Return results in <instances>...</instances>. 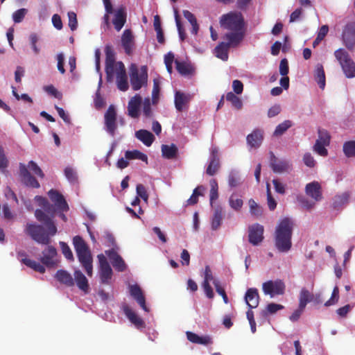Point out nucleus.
<instances>
[{
	"label": "nucleus",
	"instance_id": "obj_1",
	"mask_svg": "<svg viewBox=\"0 0 355 355\" xmlns=\"http://www.w3.org/2000/svg\"><path fill=\"white\" fill-rule=\"evenodd\" d=\"M36 219L46 227V230L42 225L35 223H27L24 230L25 233L38 243L48 245L51 242L50 236L57 233V227L51 219L42 209L35 211Z\"/></svg>",
	"mask_w": 355,
	"mask_h": 355
},
{
	"label": "nucleus",
	"instance_id": "obj_2",
	"mask_svg": "<svg viewBox=\"0 0 355 355\" xmlns=\"http://www.w3.org/2000/svg\"><path fill=\"white\" fill-rule=\"evenodd\" d=\"M220 23L223 28L231 31L224 35V39L231 40L234 43L241 42L245 36V22L241 13L230 12L223 15Z\"/></svg>",
	"mask_w": 355,
	"mask_h": 355
},
{
	"label": "nucleus",
	"instance_id": "obj_3",
	"mask_svg": "<svg viewBox=\"0 0 355 355\" xmlns=\"http://www.w3.org/2000/svg\"><path fill=\"white\" fill-rule=\"evenodd\" d=\"M294 225L293 220L288 217L277 223L274 232V243L279 252H288L291 249Z\"/></svg>",
	"mask_w": 355,
	"mask_h": 355
},
{
	"label": "nucleus",
	"instance_id": "obj_4",
	"mask_svg": "<svg viewBox=\"0 0 355 355\" xmlns=\"http://www.w3.org/2000/svg\"><path fill=\"white\" fill-rule=\"evenodd\" d=\"M73 244L76 252L78 261L85 268L87 275L91 277L93 272L92 257L88 245L80 236H76L73 237Z\"/></svg>",
	"mask_w": 355,
	"mask_h": 355
},
{
	"label": "nucleus",
	"instance_id": "obj_5",
	"mask_svg": "<svg viewBox=\"0 0 355 355\" xmlns=\"http://www.w3.org/2000/svg\"><path fill=\"white\" fill-rule=\"evenodd\" d=\"M28 168L39 178H44V174L40 167H39L35 162L30 161L27 166L22 163L19 164V174L21 178V182L27 187L39 188L40 187V183L36 178L30 173Z\"/></svg>",
	"mask_w": 355,
	"mask_h": 355
},
{
	"label": "nucleus",
	"instance_id": "obj_6",
	"mask_svg": "<svg viewBox=\"0 0 355 355\" xmlns=\"http://www.w3.org/2000/svg\"><path fill=\"white\" fill-rule=\"evenodd\" d=\"M334 55L339 62L347 78L355 77V62L349 53L343 49H339L334 52Z\"/></svg>",
	"mask_w": 355,
	"mask_h": 355
},
{
	"label": "nucleus",
	"instance_id": "obj_7",
	"mask_svg": "<svg viewBox=\"0 0 355 355\" xmlns=\"http://www.w3.org/2000/svg\"><path fill=\"white\" fill-rule=\"evenodd\" d=\"M130 69V84L134 91H137L147 85L148 72L146 66H142L139 71L136 65L132 64Z\"/></svg>",
	"mask_w": 355,
	"mask_h": 355
},
{
	"label": "nucleus",
	"instance_id": "obj_8",
	"mask_svg": "<svg viewBox=\"0 0 355 355\" xmlns=\"http://www.w3.org/2000/svg\"><path fill=\"white\" fill-rule=\"evenodd\" d=\"M105 74L106 80L108 83H112L114 78V69H116L117 62L115 61V53L110 46H106L105 48Z\"/></svg>",
	"mask_w": 355,
	"mask_h": 355
},
{
	"label": "nucleus",
	"instance_id": "obj_9",
	"mask_svg": "<svg viewBox=\"0 0 355 355\" xmlns=\"http://www.w3.org/2000/svg\"><path fill=\"white\" fill-rule=\"evenodd\" d=\"M104 125L107 132L114 137L117 129V114L113 105H110L105 112Z\"/></svg>",
	"mask_w": 355,
	"mask_h": 355
},
{
	"label": "nucleus",
	"instance_id": "obj_10",
	"mask_svg": "<svg viewBox=\"0 0 355 355\" xmlns=\"http://www.w3.org/2000/svg\"><path fill=\"white\" fill-rule=\"evenodd\" d=\"M286 286L281 279L275 281L269 280L264 282L262 285V289L266 295H269L271 297L275 295H283L285 292Z\"/></svg>",
	"mask_w": 355,
	"mask_h": 355
},
{
	"label": "nucleus",
	"instance_id": "obj_11",
	"mask_svg": "<svg viewBox=\"0 0 355 355\" xmlns=\"http://www.w3.org/2000/svg\"><path fill=\"white\" fill-rule=\"evenodd\" d=\"M114 76H116L117 88L122 92L127 91L129 88L128 76L125 65L121 61L117 62L116 69H114Z\"/></svg>",
	"mask_w": 355,
	"mask_h": 355
},
{
	"label": "nucleus",
	"instance_id": "obj_12",
	"mask_svg": "<svg viewBox=\"0 0 355 355\" xmlns=\"http://www.w3.org/2000/svg\"><path fill=\"white\" fill-rule=\"evenodd\" d=\"M98 259L100 266L99 275L101 282L103 284H109L113 275L112 268L103 254H98Z\"/></svg>",
	"mask_w": 355,
	"mask_h": 355
},
{
	"label": "nucleus",
	"instance_id": "obj_13",
	"mask_svg": "<svg viewBox=\"0 0 355 355\" xmlns=\"http://www.w3.org/2000/svg\"><path fill=\"white\" fill-rule=\"evenodd\" d=\"M48 196L51 200L54 203V207L57 211H68L69 205L62 193L55 189H51L48 192Z\"/></svg>",
	"mask_w": 355,
	"mask_h": 355
},
{
	"label": "nucleus",
	"instance_id": "obj_14",
	"mask_svg": "<svg viewBox=\"0 0 355 355\" xmlns=\"http://www.w3.org/2000/svg\"><path fill=\"white\" fill-rule=\"evenodd\" d=\"M270 167L275 173H283L289 171L291 165L287 160L280 159L277 158L272 152H270Z\"/></svg>",
	"mask_w": 355,
	"mask_h": 355
},
{
	"label": "nucleus",
	"instance_id": "obj_15",
	"mask_svg": "<svg viewBox=\"0 0 355 355\" xmlns=\"http://www.w3.org/2000/svg\"><path fill=\"white\" fill-rule=\"evenodd\" d=\"M249 242L253 245H257L263 240V226L256 223L249 227Z\"/></svg>",
	"mask_w": 355,
	"mask_h": 355
},
{
	"label": "nucleus",
	"instance_id": "obj_16",
	"mask_svg": "<svg viewBox=\"0 0 355 355\" xmlns=\"http://www.w3.org/2000/svg\"><path fill=\"white\" fill-rule=\"evenodd\" d=\"M114 17L112 23L114 29L119 32L125 25L127 19V12L125 7L121 6L114 11L113 10Z\"/></svg>",
	"mask_w": 355,
	"mask_h": 355
},
{
	"label": "nucleus",
	"instance_id": "obj_17",
	"mask_svg": "<svg viewBox=\"0 0 355 355\" xmlns=\"http://www.w3.org/2000/svg\"><path fill=\"white\" fill-rule=\"evenodd\" d=\"M343 40L349 50H352L355 45V23L347 24L343 31Z\"/></svg>",
	"mask_w": 355,
	"mask_h": 355
},
{
	"label": "nucleus",
	"instance_id": "obj_18",
	"mask_svg": "<svg viewBox=\"0 0 355 355\" xmlns=\"http://www.w3.org/2000/svg\"><path fill=\"white\" fill-rule=\"evenodd\" d=\"M227 42H221L214 49L215 55L223 61L228 60V52L230 47H236L240 43H234L231 40Z\"/></svg>",
	"mask_w": 355,
	"mask_h": 355
},
{
	"label": "nucleus",
	"instance_id": "obj_19",
	"mask_svg": "<svg viewBox=\"0 0 355 355\" xmlns=\"http://www.w3.org/2000/svg\"><path fill=\"white\" fill-rule=\"evenodd\" d=\"M113 267L119 272H123L126 269V264L122 257L114 250L105 251Z\"/></svg>",
	"mask_w": 355,
	"mask_h": 355
},
{
	"label": "nucleus",
	"instance_id": "obj_20",
	"mask_svg": "<svg viewBox=\"0 0 355 355\" xmlns=\"http://www.w3.org/2000/svg\"><path fill=\"white\" fill-rule=\"evenodd\" d=\"M142 103V98L139 94H135L130 98L128 104V114L133 119H137L139 116V108Z\"/></svg>",
	"mask_w": 355,
	"mask_h": 355
},
{
	"label": "nucleus",
	"instance_id": "obj_21",
	"mask_svg": "<svg viewBox=\"0 0 355 355\" xmlns=\"http://www.w3.org/2000/svg\"><path fill=\"white\" fill-rule=\"evenodd\" d=\"M57 256V250L55 247L49 245L43 252L40 259L41 262L46 267H53L55 265L54 260Z\"/></svg>",
	"mask_w": 355,
	"mask_h": 355
},
{
	"label": "nucleus",
	"instance_id": "obj_22",
	"mask_svg": "<svg viewBox=\"0 0 355 355\" xmlns=\"http://www.w3.org/2000/svg\"><path fill=\"white\" fill-rule=\"evenodd\" d=\"M305 192L307 196L315 201H320L322 198V188L319 182L313 181L306 185Z\"/></svg>",
	"mask_w": 355,
	"mask_h": 355
},
{
	"label": "nucleus",
	"instance_id": "obj_23",
	"mask_svg": "<svg viewBox=\"0 0 355 355\" xmlns=\"http://www.w3.org/2000/svg\"><path fill=\"white\" fill-rule=\"evenodd\" d=\"M220 163L218 150L213 149L211 150L210 161L206 169V173L210 176L214 175L220 169Z\"/></svg>",
	"mask_w": 355,
	"mask_h": 355
},
{
	"label": "nucleus",
	"instance_id": "obj_24",
	"mask_svg": "<svg viewBox=\"0 0 355 355\" xmlns=\"http://www.w3.org/2000/svg\"><path fill=\"white\" fill-rule=\"evenodd\" d=\"M121 44L125 53L130 55L132 53L134 37L130 29H125L121 36Z\"/></svg>",
	"mask_w": 355,
	"mask_h": 355
},
{
	"label": "nucleus",
	"instance_id": "obj_25",
	"mask_svg": "<svg viewBox=\"0 0 355 355\" xmlns=\"http://www.w3.org/2000/svg\"><path fill=\"white\" fill-rule=\"evenodd\" d=\"M191 100V96L189 94H185L180 91H176L175 93L174 103L176 110L182 112L184 107L189 103Z\"/></svg>",
	"mask_w": 355,
	"mask_h": 355
},
{
	"label": "nucleus",
	"instance_id": "obj_26",
	"mask_svg": "<svg viewBox=\"0 0 355 355\" xmlns=\"http://www.w3.org/2000/svg\"><path fill=\"white\" fill-rule=\"evenodd\" d=\"M130 293L145 311H148L146 305L145 297L141 288L137 284L130 286Z\"/></svg>",
	"mask_w": 355,
	"mask_h": 355
},
{
	"label": "nucleus",
	"instance_id": "obj_27",
	"mask_svg": "<svg viewBox=\"0 0 355 355\" xmlns=\"http://www.w3.org/2000/svg\"><path fill=\"white\" fill-rule=\"evenodd\" d=\"M123 311L128 320L137 328H144L145 323L144 320L139 317L137 313L132 310L128 305H124Z\"/></svg>",
	"mask_w": 355,
	"mask_h": 355
},
{
	"label": "nucleus",
	"instance_id": "obj_28",
	"mask_svg": "<svg viewBox=\"0 0 355 355\" xmlns=\"http://www.w3.org/2000/svg\"><path fill=\"white\" fill-rule=\"evenodd\" d=\"M245 300L250 309L257 307L259 302L258 290L255 288L248 289L245 293Z\"/></svg>",
	"mask_w": 355,
	"mask_h": 355
},
{
	"label": "nucleus",
	"instance_id": "obj_29",
	"mask_svg": "<svg viewBox=\"0 0 355 355\" xmlns=\"http://www.w3.org/2000/svg\"><path fill=\"white\" fill-rule=\"evenodd\" d=\"M187 338L192 343L208 345L213 343L212 339L209 336H200L198 334L191 332H186Z\"/></svg>",
	"mask_w": 355,
	"mask_h": 355
},
{
	"label": "nucleus",
	"instance_id": "obj_30",
	"mask_svg": "<svg viewBox=\"0 0 355 355\" xmlns=\"http://www.w3.org/2000/svg\"><path fill=\"white\" fill-rule=\"evenodd\" d=\"M55 277L60 283L68 287L74 286V279L71 275L64 270H58L55 275Z\"/></svg>",
	"mask_w": 355,
	"mask_h": 355
},
{
	"label": "nucleus",
	"instance_id": "obj_31",
	"mask_svg": "<svg viewBox=\"0 0 355 355\" xmlns=\"http://www.w3.org/2000/svg\"><path fill=\"white\" fill-rule=\"evenodd\" d=\"M74 280L76 281V285L79 289L85 292V293L89 291V284L88 280L85 275L80 270H75L74 272Z\"/></svg>",
	"mask_w": 355,
	"mask_h": 355
},
{
	"label": "nucleus",
	"instance_id": "obj_32",
	"mask_svg": "<svg viewBox=\"0 0 355 355\" xmlns=\"http://www.w3.org/2000/svg\"><path fill=\"white\" fill-rule=\"evenodd\" d=\"M135 137L148 147L150 146L155 140V136L153 133L143 129L137 131Z\"/></svg>",
	"mask_w": 355,
	"mask_h": 355
},
{
	"label": "nucleus",
	"instance_id": "obj_33",
	"mask_svg": "<svg viewBox=\"0 0 355 355\" xmlns=\"http://www.w3.org/2000/svg\"><path fill=\"white\" fill-rule=\"evenodd\" d=\"M175 68L180 74L184 76L193 74L195 69L193 67L186 62H181L178 60H175Z\"/></svg>",
	"mask_w": 355,
	"mask_h": 355
},
{
	"label": "nucleus",
	"instance_id": "obj_34",
	"mask_svg": "<svg viewBox=\"0 0 355 355\" xmlns=\"http://www.w3.org/2000/svg\"><path fill=\"white\" fill-rule=\"evenodd\" d=\"M263 140V131L261 130H254L247 137L248 144L252 147H259Z\"/></svg>",
	"mask_w": 355,
	"mask_h": 355
},
{
	"label": "nucleus",
	"instance_id": "obj_35",
	"mask_svg": "<svg viewBox=\"0 0 355 355\" xmlns=\"http://www.w3.org/2000/svg\"><path fill=\"white\" fill-rule=\"evenodd\" d=\"M178 149L177 146L172 144L171 145L163 144L162 146V156L166 159H172L177 157Z\"/></svg>",
	"mask_w": 355,
	"mask_h": 355
},
{
	"label": "nucleus",
	"instance_id": "obj_36",
	"mask_svg": "<svg viewBox=\"0 0 355 355\" xmlns=\"http://www.w3.org/2000/svg\"><path fill=\"white\" fill-rule=\"evenodd\" d=\"M21 262L24 265H26L28 268L34 270L36 272H39L42 274L45 272L46 270H45L44 266L34 260L28 259L27 257H25L21 259Z\"/></svg>",
	"mask_w": 355,
	"mask_h": 355
},
{
	"label": "nucleus",
	"instance_id": "obj_37",
	"mask_svg": "<svg viewBox=\"0 0 355 355\" xmlns=\"http://www.w3.org/2000/svg\"><path fill=\"white\" fill-rule=\"evenodd\" d=\"M315 79L317 81L320 88L323 89L325 87V74L322 64L317 65L315 73Z\"/></svg>",
	"mask_w": 355,
	"mask_h": 355
},
{
	"label": "nucleus",
	"instance_id": "obj_38",
	"mask_svg": "<svg viewBox=\"0 0 355 355\" xmlns=\"http://www.w3.org/2000/svg\"><path fill=\"white\" fill-rule=\"evenodd\" d=\"M125 157L127 159H138L146 163L148 162L147 155L137 150L126 151Z\"/></svg>",
	"mask_w": 355,
	"mask_h": 355
},
{
	"label": "nucleus",
	"instance_id": "obj_39",
	"mask_svg": "<svg viewBox=\"0 0 355 355\" xmlns=\"http://www.w3.org/2000/svg\"><path fill=\"white\" fill-rule=\"evenodd\" d=\"M222 218V208L220 207H218L215 209L212 218L211 227L213 230H216L220 227L221 224Z\"/></svg>",
	"mask_w": 355,
	"mask_h": 355
},
{
	"label": "nucleus",
	"instance_id": "obj_40",
	"mask_svg": "<svg viewBox=\"0 0 355 355\" xmlns=\"http://www.w3.org/2000/svg\"><path fill=\"white\" fill-rule=\"evenodd\" d=\"M105 6V10L106 13L103 16V23L107 26V28H110V14L113 13V7L110 0H103Z\"/></svg>",
	"mask_w": 355,
	"mask_h": 355
},
{
	"label": "nucleus",
	"instance_id": "obj_41",
	"mask_svg": "<svg viewBox=\"0 0 355 355\" xmlns=\"http://www.w3.org/2000/svg\"><path fill=\"white\" fill-rule=\"evenodd\" d=\"M311 293L306 288H302L300 293L299 306L305 309L307 303L311 302Z\"/></svg>",
	"mask_w": 355,
	"mask_h": 355
},
{
	"label": "nucleus",
	"instance_id": "obj_42",
	"mask_svg": "<svg viewBox=\"0 0 355 355\" xmlns=\"http://www.w3.org/2000/svg\"><path fill=\"white\" fill-rule=\"evenodd\" d=\"M293 125V122L290 120H286L282 123L279 124L274 132L273 135L276 137H279L282 135L288 129H289Z\"/></svg>",
	"mask_w": 355,
	"mask_h": 355
},
{
	"label": "nucleus",
	"instance_id": "obj_43",
	"mask_svg": "<svg viewBox=\"0 0 355 355\" xmlns=\"http://www.w3.org/2000/svg\"><path fill=\"white\" fill-rule=\"evenodd\" d=\"M226 100L230 102L232 106L237 110H240L243 107V103L241 98L232 92L227 94Z\"/></svg>",
	"mask_w": 355,
	"mask_h": 355
},
{
	"label": "nucleus",
	"instance_id": "obj_44",
	"mask_svg": "<svg viewBox=\"0 0 355 355\" xmlns=\"http://www.w3.org/2000/svg\"><path fill=\"white\" fill-rule=\"evenodd\" d=\"M142 112L146 119H153L154 114L151 108V102L149 98H146L143 101Z\"/></svg>",
	"mask_w": 355,
	"mask_h": 355
},
{
	"label": "nucleus",
	"instance_id": "obj_45",
	"mask_svg": "<svg viewBox=\"0 0 355 355\" xmlns=\"http://www.w3.org/2000/svg\"><path fill=\"white\" fill-rule=\"evenodd\" d=\"M343 152L346 157H352L355 156V141H348L343 144Z\"/></svg>",
	"mask_w": 355,
	"mask_h": 355
},
{
	"label": "nucleus",
	"instance_id": "obj_46",
	"mask_svg": "<svg viewBox=\"0 0 355 355\" xmlns=\"http://www.w3.org/2000/svg\"><path fill=\"white\" fill-rule=\"evenodd\" d=\"M230 206L234 210L239 211L241 209L243 202L242 199L239 198L236 194L233 193L230 196L229 199Z\"/></svg>",
	"mask_w": 355,
	"mask_h": 355
},
{
	"label": "nucleus",
	"instance_id": "obj_47",
	"mask_svg": "<svg viewBox=\"0 0 355 355\" xmlns=\"http://www.w3.org/2000/svg\"><path fill=\"white\" fill-rule=\"evenodd\" d=\"M318 138L316 142L323 143L324 145H329L331 136L327 130L319 128L318 130Z\"/></svg>",
	"mask_w": 355,
	"mask_h": 355
},
{
	"label": "nucleus",
	"instance_id": "obj_48",
	"mask_svg": "<svg viewBox=\"0 0 355 355\" xmlns=\"http://www.w3.org/2000/svg\"><path fill=\"white\" fill-rule=\"evenodd\" d=\"M210 186L211 189L209 192V196H210V204L212 206L213 202L218 199V186L217 181L215 179H212L210 180Z\"/></svg>",
	"mask_w": 355,
	"mask_h": 355
},
{
	"label": "nucleus",
	"instance_id": "obj_49",
	"mask_svg": "<svg viewBox=\"0 0 355 355\" xmlns=\"http://www.w3.org/2000/svg\"><path fill=\"white\" fill-rule=\"evenodd\" d=\"M174 14H175V23H176V26H177L178 31L180 38L181 41H184L186 37V33H185L184 29L182 27V25L181 24L180 15H179V13H178V11L177 9L174 10Z\"/></svg>",
	"mask_w": 355,
	"mask_h": 355
},
{
	"label": "nucleus",
	"instance_id": "obj_50",
	"mask_svg": "<svg viewBox=\"0 0 355 355\" xmlns=\"http://www.w3.org/2000/svg\"><path fill=\"white\" fill-rule=\"evenodd\" d=\"M250 210L252 215H254L257 217L261 216L262 209L261 207L253 200L250 199L249 200Z\"/></svg>",
	"mask_w": 355,
	"mask_h": 355
},
{
	"label": "nucleus",
	"instance_id": "obj_51",
	"mask_svg": "<svg viewBox=\"0 0 355 355\" xmlns=\"http://www.w3.org/2000/svg\"><path fill=\"white\" fill-rule=\"evenodd\" d=\"M28 10L26 8H20L16 10L12 14V19L15 23H20L23 21L26 15L27 14Z\"/></svg>",
	"mask_w": 355,
	"mask_h": 355
},
{
	"label": "nucleus",
	"instance_id": "obj_52",
	"mask_svg": "<svg viewBox=\"0 0 355 355\" xmlns=\"http://www.w3.org/2000/svg\"><path fill=\"white\" fill-rule=\"evenodd\" d=\"M326 146H328V145H324L323 143L315 141L313 148V150L319 155L325 157L328 155V151L326 148Z\"/></svg>",
	"mask_w": 355,
	"mask_h": 355
},
{
	"label": "nucleus",
	"instance_id": "obj_53",
	"mask_svg": "<svg viewBox=\"0 0 355 355\" xmlns=\"http://www.w3.org/2000/svg\"><path fill=\"white\" fill-rule=\"evenodd\" d=\"M266 191H267V201L268 206L270 210L273 211L277 207V202L273 198L270 191V184L267 183L266 184Z\"/></svg>",
	"mask_w": 355,
	"mask_h": 355
},
{
	"label": "nucleus",
	"instance_id": "obj_54",
	"mask_svg": "<svg viewBox=\"0 0 355 355\" xmlns=\"http://www.w3.org/2000/svg\"><path fill=\"white\" fill-rule=\"evenodd\" d=\"M241 183V178L237 173L231 172L228 176V184L231 187H236Z\"/></svg>",
	"mask_w": 355,
	"mask_h": 355
},
{
	"label": "nucleus",
	"instance_id": "obj_55",
	"mask_svg": "<svg viewBox=\"0 0 355 355\" xmlns=\"http://www.w3.org/2000/svg\"><path fill=\"white\" fill-rule=\"evenodd\" d=\"M160 87L159 85V83L156 80H154L153 83V88L152 91V104L157 105L159 101Z\"/></svg>",
	"mask_w": 355,
	"mask_h": 355
},
{
	"label": "nucleus",
	"instance_id": "obj_56",
	"mask_svg": "<svg viewBox=\"0 0 355 355\" xmlns=\"http://www.w3.org/2000/svg\"><path fill=\"white\" fill-rule=\"evenodd\" d=\"M60 245L65 258L70 261L73 260V255L69 245L63 241L60 242Z\"/></svg>",
	"mask_w": 355,
	"mask_h": 355
},
{
	"label": "nucleus",
	"instance_id": "obj_57",
	"mask_svg": "<svg viewBox=\"0 0 355 355\" xmlns=\"http://www.w3.org/2000/svg\"><path fill=\"white\" fill-rule=\"evenodd\" d=\"M64 175L67 179L71 182H75L77 181V175L73 168L67 166L64 171Z\"/></svg>",
	"mask_w": 355,
	"mask_h": 355
},
{
	"label": "nucleus",
	"instance_id": "obj_58",
	"mask_svg": "<svg viewBox=\"0 0 355 355\" xmlns=\"http://www.w3.org/2000/svg\"><path fill=\"white\" fill-rule=\"evenodd\" d=\"M44 89L49 95H51L58 99H61L62 97V93L58 91V89L52 85L45 86Z\"/></svg>",
	"mask_w": 355,
	"mask_h": 355
},
{
	"label": "nucleus",
	"instance_id": "obj_59",
	"mask_svg": "<svg viewBox=\"0 0 355 355\" xmlns=\"http://www.w3.org/2000/svg\"><path fill=\"white\" fill-rule=\"evenodd\" d=\"M283 309L284 306L281 304L270 303L267 305L266 311H263V313L264 315H266L267 313L274 314Z\"/></svg>",
	"mask_w": 355,
	"mask_h": 355
},
{
	"label": "nucleus",
	"instance_id": "obj_60",
	"mask_svg": "<svg viewBox=\"0 0 355 355\" xmlns=\"http://www.w3.org/2000/svg\"><path fill=\"white\" fill-rule=\"evenodd\" d=\"M30 43L31 48L35 55L39 54L40 49L37 46V42L39 40L38 36L36 33H33L29 36Z\"/></svg>",
	"mask_w": 355,
	"mask_h": 355
},
{
	"label": "nucleus",
	"instance_id": "obj_61",
	"mask_svg": "<svg viewBox=\"0 0 355 355\" xmlns=\"http://www.w3.org/2000/svg\"><path fill=\"white\" fill-rule=\"evenodd\" d=\"M339 297V289L338 286H335L333 289L331 298L324 303V306H329L335 304L338 300Z\"/></svg>",
	"mask_w": 355,
	"mask_h": 355
},
{
	"label": "nucleus",
	"instance_id": "obj_62",
	"mask_svg": "<svg viewBox=\"0 0 355 355\" xmlns=\"http://www.w3.org/2000/svg\"><path fill=\"white\" fill-rule=\"evenodd\" d=\"M136 191L137 197L142 198L145 202L148 201V194L145 187L143 184H137L136 187Z\"/></svg>",
	"mask_w": 355,
	"mask_h": 355
},
{
	"label": "nucleus",
	"instance_id": "obj_63",
	"mask_svg": "<svg viewBox=\"0 0 355 355\" xmlns=\"http://www.w3.org/2000/svg\"><path fill=\"white\" fill-rule=\"evenodd\" d=\"M213 284L216 288V292L222 296L223 301L225 304L229 302L228 297L224 288L220 286V282L218 280H214Z\"/></svg>",
	"mask_w": 355,
	"mask_h": 355
},
{
	"label": "nucleus",
	"instance_id": "obj_64",
	"mask_svg": "<svg viewBox=\"0 0 355 355\" xmlns=\"http://www.w3.org/2000/svg\"><path fill=\"white\" fill-rule=\"evenodd\" d=\"M69 26L71 31H75L78 26L76 14L74 12H68Z\"/></svg>",
	"mask_w": 355,
	"mask_h": 355
}]
</instances>
